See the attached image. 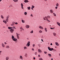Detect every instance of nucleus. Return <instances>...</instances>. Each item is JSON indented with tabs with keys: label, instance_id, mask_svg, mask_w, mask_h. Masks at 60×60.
I'll use <instances>...</instances> for the list:
<instances>
[{
	"label": "nucleus",
	"instance_id": "obj_20",
	"mask_svg": "<svg viewBox=\"0 0 60 60\" xmlns=\"http://www.w3.org/2000/svg\"><path fill=\"white\" fill-rule=\"evenodd\" d=\"M53 35H54V36H56V33H55L54 32L53 33Z\"/></svg>",
	"mask_w": 60,
	"mask_h": 60
},
{
	"label": "nucleus",
	"instance_id": "obj_43",
	"mask_svg": "<svg viewBox=\"0 0 60 60\" xmlns=\"http://www.w3.org/2000/svg\"><path fill=\"white\" fill-rule=\"evenodd\" d=\"M43 19L44 20H46V19H45V18L44 17L43 18Z\"/></svg>",
	"mask_w": 60,
	"mask_h": 60
},
{
	"label": "nucleus",
	"instance_id": "obj_28",
	"mask_svg": "<svg viewBox=\"0 0 60 60\" xmlns=\"http://www.w3.org/2000/svg\"><path fill=\"white\" fill-rule=\"evenodd\" d=\"M56 6L57 7H58V6H59V4H58V3H57L56 4Z\"/></svg>",
	"mask_w": 60,
	"mask_h": 60
},
{
	"label": "nucleus",
	"instance_id": "obj_15",
	"mask_svg": "<svg viewBox=\"0 0 60 60\" xmlns=\"http://www.w3.org/2000/svg\"><path fill=\"white\" fill-rule=\"evenodd\" d=\"M24 2L25 3H28V2H29V1L27 0H24Z\"/></svg>",
	"mask_w": 60,
	"mask_h": 60
},
{
	"label": "nucleus",
	"instance_id": "obj_27",
	"mask_svg": "<svg viewBox=\"0 0 60 60\" xmlns=\"http://www.w3.org/2000/svg\"><path fill=\"white\" fill-rule=\"evenodd\" d=\"M3 21V22H4V23H5V24H6V22H6V21H5L4 20Z\"/></svg>",
	"mask_w": 60,
	"mask_h": 60
},
{
	"label": "nucleus",
	"instance_id": "obj_55",
	"mask_svg": "<svg viewBox=\"0 0 60 60\" xmlns=\"http://www.w3.org/2000/svg\"><path fill=\"white\" fill-rule=\"evenodd\" d=\"M32 50L33 51H34V49H32Z\"/></svg>",
	"mask_w": 60,
	"mask_h": 60
},
{
	"label": "nucleus",
	"instance_id": "obj_2",
	"mask_svg": "<svg viewBox=\"0 0 60 60\" xmlns=\"http://www.w3.org/2000/svg\"><path fill=\"white\" fill-rule=\"evenodd\" d=\"M30 42L29 41L28 42L27 44V45H26V46H27L28 47H29V46H30Z\"/></svg>",
	"mask_w": 60,
	"mask_h": 60
},
{
	"label": "nucleus",
	"instance_id": "obj_29",
	"mask_svg": "<svg viewBox=\"0 0 60 60\" xmlns=\"http://www.w3.org/2000/svg\"><path fill=\"white\" fill-rule=\"evenodd\" d=\"M25 56L26 57H27V54L26 53L25 54Z\"/></svg>",
	"mask_w": 60,
	"mask_h": 60
},
{
	"label": "nucleus",
	"instance_id": "obj_45",
	"mask_svg": "<svg viewBox=\"0 0 60 60\" xmlns=\"http://www.w3.org/2000/svg\"><path fill=\"white\" fill-rule=\"evenodd\" d=\"M35 55H37V52H36L35 53Z\"/></svg>",
	"mask_w": 60,
	"mask_h": 60
},
{
	"label": "nucleus",
	"instance_id": "obj_57",
	"mask_svg": "<svg viewBox=\"0 0 60 60\" xmlns=\"http://www.w3.org/2000/svg\"><path fill=\"white\" fill-rule=\"evenodd\" d=\"M52 45V43H51V44H50V45Z\"/></svg>",
	"mask_w": 60,
	"mask_h": 60
},
{
	"label": "nucleus",
	"instance_id": "obj_40",
	"mask_svg": "<svg viewBox=\"0 0 60 60\" xmlns=\"http://www.w3.org/2000/svg\"><path fill=\"white\" fill-rule=\"evenodd\" d=\"M1 17L2 19H3V18H4V17H3V15H1Z\"/></svg>",
	"mask_w": 60,
	"mask_h": 60
},
{
	"label": "nucleus",
	"instance_id": "obj_9",
	"mask_svg": "<svg viewBox=\"0 0 60 60\" xmlns=\"http://www.w3.org/2000/svg\"><path fill=\"white\" fill-rule=\"evenodd\" d=\"M48 55L50 57H51L52 55H51L50 54H48Z\"/></svg>",
	"mask_w": 60,
	"mask_h": 60
},
{
	"label": "nucleus",
	"instance_id": "obj_16",
	"mask_svg": "<svg viewBox=\"0 0 60 60\" xmlns=\"http://www.w3.org/2000/svg\"><path fill=\"white\" fill-rule=\"evenodd\" d=\"M6 60H8L9 59V57H6Z\"/></svg>",
	"mask_w": 60,
	"mask_h": 60
},
{
	"label": "nucleus",
	"instance_id": "obj_37",
	"mask_svg": "<svg viewBox=\"0 0 60 60\" xmlns=\"http://www.w3.org/2000/svg\"><path fill=\"white\" fill-rule=\"evenodd\" d=\"M32 7L33 8H34V6L32 5Z\"/></svg>",
	"mask_w": 60,
	"mask_h": 60
},
{
	"label": "nucleus",
	"instance_id": "obj_35",
	"mask_svg": "<svg viewBox=\"0 0 60 60\" xmlns=\"http://www.w3.org/2000/svg\"><path fill=\"white\" fill-rule=\"evenodd\" d=\"M27 49V48L26 47H24V49Z\"/></svg>",
	"mask_w": 60,
	"mask_h": 60
},
{
	"label": "nucleus",
	"instance_id": "obj_24",
	"mask_svg": "<svg viewBox=\"0 0 60 60\" xmlns=\"http://www.w3.org/2000/svg\"><path fill=\"white\" fill-rule=\"evenodd\" d=\"M50 12L51 13H53V12L52 10H50Z\"/></svg>",
	"mask_w": 60,
	"mask_h": 60
},
{
	"label": "nucleus",
	"instance_id": "obj_59",
	"mask_svg": "<svg viewBox=\"0 0 60 60\" xmlns=\"http://www.w3.org/2000/svg\"><path fill=\"white\" fill-rule=\"evenodd\" d=\"M31 9L32 10H33V8H31Z\"/></svg>",
	"mask_w": 60,
	"mask_h": 60
},
{
	"label": "nucleus",
	"instance_id": "obj_31",
	"mask_svg": "<svg viewBox=\"0 0 60 60\" xmlns=\"http://www.w3.org/2000/svg\"><path fill=\"white\" fill-rule=\"evenodd\" d=\"M39 60H43V59L41 58H40L39 59Z\"/></svg>",
	"mask_w": 60,
	"mask_h": 60
},
{
	"label": "nucleus",
	"instance_id": "obj_25",
	"mask_svg": "<svg viewBox=\"0 0 60 60\" xmlns=\"http://www.w3.org/2000/svg\"><path fill=\"white\" fill-rule=\"evenodd\" d=\"M14 38H15V37L13 36V35H12V39H14Z\"/></svg>",
	"mask_w": 60,
	"mask_h": 60
},
{
	"label": "nucleus",
	"instance_id": "obj_4",
	"mask_svg": "<svg viewBox=\"0 0 60 60\" xmlns=\"http://www.w3.org/2000/svg\"><path fill=\"white\" fill-rule=\"evenodd\" d=\"M10 32L11 33H13V31H14V30L12 29H11L10 30Z\"/></svg>",
	"mask_w": 60,
	"mask_h": 60
},
{
	"label": "nucleus",
	"instance_id": "obj_51",
	"mask_svg": "<svg viewBox=\"0 0 60 60\" xmlns=\"http://www.w3.org/2000/svg\"><path fill=\"white\" fill-rule=\"evenodd\" d=\"M15 24H16V25H17V24H18V23H17V22H16L15 23Z\"/></svg>",
	"mask_w": 60,
	"mask_h": 60
},
{
	"label": "nucleus",
	"instance_id": "obj_23",
	"mask_svg": "<svg viewBox=\"0 0 60 60\" xmlns=\"http://www.w3.org/2000/svg\"><path fill=\"white\" fill-rule=\"evenodd\" d=\"M12 24H11V26H14V22H13L12 23Z\"/></svg>",
	"mask_w": 60,
	"mask_h": 60
},
{
	"label": "nucleus",
	"instance_id": "obj_60",
	"mask_svg": "<svg viewBox=\"0 0 60 60\" xmlns=\"http://www.w3.org/2000/svg\"><path fill=\"white\" fill-rule=\"evenodd\" d=\"M44 1H47V0H44Z\"/></svg>",
	"mask_w": 60,
	"mask_h": 60
},
{
	"label": "nucleus",
	"instance_id": "obj_21",
	"mask_svg": "<svg viewBox=\"0 0 60 60\" xmlns=\"http://www.w3.org/2000/svg\"><path fill=\"white\" fill-rule=\"evenodd\" d=\"M8 29H12V27H8Z\"/></svg>",
	"mask_w": 60,
	"mask_h": 60
},
{
	"label": "nucleus",
	"instance_id": "obj_50",
	"mask_svg": "<svg viewBox=\"0 0 60 60\" xmlns=\"http://www.w3.org/2000/svg\"><path fill=\"white\" fill-rule=\"evenodd\" d=\"M22 28H23L22 27L20 28V29H22Z\"/></svg>",
	"mask_w": 60,
	"mask_h": 60
},
{
	"label": "nucleus",
	"instance_id": "obj_12",
	"mask_svg": "<svg viewBox=\"0 0 60 60\" xmlns=\"http://www.w3.org/2000/svg\"><path fill=\"white\" fill-rule=\"evenodd\" d=\"M45 18L46 19V20H47L48 22H50V21L48 20V19L47 18V17H45Z\"/></svg>",
	"mask_w": 60,
	"mask_h": 60
},
{
	"label": "nucleus",
	"instance_id": "obj_49",
	"mask_svg": "<svg viewBox=\"0 0 60 60\" xmlns=\"http://www.w3.org/2000/svg\"><path fill=\"white\" fill-rule=\"evenodd\" d=\"M53 15H56V14H55V13H53Z\"/></svg>",
	"mask_w": 60,
	"mask_h": 60
},
{
	"label": "nucleus",
	"instance_id": "obj_19",
	"mask_svg": "<svg viewBox=\"0 0 60 60\" xmlns=\"http://www.w3.org/2000/svg\"><path fill=\"white\" fill-rule=\"evenodd\" d=\"M20 58L21 59H23V57H22V56H20Z\"/></svg>",
	"mask_w": 60,
	"mask_h": 60
},
{
	"label": "nucleus",
	"instance_id": "obj_17",
	"mask_svg": "<svg viewBox=\"0 0 60 60\" xmlns=\"http://www.w3.org/2000/svg\"><path fill=\"white\" fill-rule=\"evenodd\" d=\"M57 24L58 25V26H60V23L57 22Z\"/></svg>",
	"mask_w": 60,
	"mask_h": 60
},
{
	"label": "nucleus",
	"instance_id": "obj_44",
	"mask_svg": "<svg viewBox=\"0 0 60 60\" xmlns=\"http://www.w3.org/2000/svg\"><path fill=\"white\" fill-rule=\"evenodd\" d=\"M33 47H34V46H35V44H34L33 45Z\"/></svg>",
	"mask_w": 60,
	"mask_h": 60
},
{
	"label": "nucleus",
	"instance_id": "obj_30",
	"mask_svg": "<svg viewBox=\"0 0 60 60\" xmlns=\"http://www.w3.org/2000/svg\"><path fill=\"white\" fill-rule=\"evenodd\" d=\"M12 28L13 29H16V28L15 26H13Z\"/></svg>",
	"mask_w": 60,
	"mask_h": 60
},
{
	"label": "nucleus",
	"instance_id": "obj_39",
	"mask_svg": "<svg viewBox=\"0 0 60 60\" xmlns=\"http://www.w3.org/2000/svg\"><path fill=\"white\" fill-rule=\"evenodd\" d=\"M9 17V15H8V16H7V19H8Z\"/></svg>",
	"mask_w": 60,
	"mask_h": 60
},
{
	"label": "nucleus",
	"instance_id": "obj_48",
	"mask_svg": "<svg viewBox=\"0 0 60 60\" xmlns=\"http://www.w3.org/2000/svg\"><path fill=\"white\" fill-rule=\"evenodd\" d=\"M38 45L39 46V47H40V46H41V45Z\"/></svg>",
	"mask_w": 60,
	"mask_h": 60
},
{
	"label": "nucleus",
	"instance_id": "obj_41",
	"mask_svg": "<svg viewBox=\"0 0 60 60\" xmlns=\"http://www.w3.org/2000/svg\"><path fill=\"white\" fill-rule=\"evenodd\" d=\"M44 53L45 54H47V52H45V51H44Z\"/></svg>",
	"mask_w": 60,
	"mask_h": 60
},
{
	"label": "nucleus",
	"instance_id": "obj_13",
	"mask_svg": "<svg viewBox=\"0 0 60 60\" xmlns=\"http://www.w3.org/2000/svg\"><path fill=\"white\" fill-rule=\"evenodd\" d=\"M55 43L56 45V46H59V44H58V43L57 42H56Z\"/></svg>",
	"mask_w": 60,
	"mask_h": 60
},
{
	"label": "nucleus",
	"instance_id": "obj_18",
	"mask_svg": "<svg viewBox=\"0 0 60 60\" xmlns=\"http://www.w3.org/2000/svg\"><path fill=\"white\" fill-rule=\"evenodd\" d=\"M22 23H25V21L24 20H22Z\"/></svg>",
	"mask_w": 60,
	"mask_h": 60
},
{
	"label": "nucleus",
	"instance_id": "obj_6",
	"mask_svg": "<svg viewBox=\"0 0 60 60\" xmlns=\"http://www.w3.org/2000/svg\"><path fill=\"white\" fill-rule=\"evenodd\" d=\"M39 28H40V29H43V28L42 27H41V26H39Z\"/></svg>",
	"mask_w": 60,
	"mask_h": 60
},
{
	"label": "nucleus",
	"instance_id": "obj_63",
	"mask_svg": "<svg viewBox=\"0 0 60 60\" xmlns=\"http://www.w3.org/2000/svg\"><path fill=\"white\" fill-rule=\"evenodd\" d=\"M20 31H21H21H22V30H20Z\"/></svg>",
	"mask_w": 60,
	"mask_h": 60
},
{
	"label": "nucleus",
	"instance_id": "obj_47",
	"mask_svg": "<svg viewBox=\"0 0 60 60\" xmlns=\"http://www.w3.org/2000/svg\"><path fill=\"white\" fill-rule=\"evenodd\" d=\"M55 9H57V7H55Z\"/></svg>",
	"mask_w": 60,
	"mask_h": 60
},
{
	"label": "nucleus",
	"instance_id": "obj_64",
	"mask_svg": "<svg viewBox=\"0 0 60 60\" xmlns=\"http://www.w3.org/2000/svg\"><path fill=\"white\" fill-rule=\"evenodd\" d=\"M2 0H0V2H1V1Z\"/></svg>",
	"mask_w": 60,
	"mask_h": 60
},
{
	"label": "nucleus",
	"instance_id": "obj_5",
	"mask_svg": "<svg viewBox=\"0 0 60 60\" xmlns=\"http://www.w3.org/2000/svg\"><path fill=\"white\" fill-rule=\"evenodd\" d=\"M13 41H17V39L16 38H14L13 39Z\"/></svg>",
	"mask_w": 60,
	"mask_h": 60
},
{
	"label": "nucleus",
	"instance_id": "obj_3",
	"mask_svg": "<svg viewBox=\"0 0 60 60\" xmlns=\"http://www.w3.org/2000/svg\"><path fill=\"white\" fill-rule=\"evenodd\" d=\"M19 34H18V33H16V36L17 38L18 39H19Z\"/></svg>",
	"mask_w": 60,
	"mask_h": 60
},
{
	"label": "nucleus",
	"instance_id": "obj_61",
	"mask_svg": "<svg viewBox=\"0 0 60 60\" xmlns=\"http://www.w3.org/2000/svg\"><path fill=\"white\" fill-rule=\"evenodd\" d=\"M2 52V51H0V53H1Z\"/></svg>",
	"mask_w": 60,
	"mask_h": 60
},
{
	"label": "nucleus",
	"instance_id": "obj_8",
	"mask_svg": "<svg viewBox=\"0 0 60 60\" xmlns=\"http://www.w3.org/2000/svg\"><path fill=\"white\" fill-rule=\"evenodd\" d=\"M21 8H22V9H23L24 8H23V4L22 3H21Z\"/></svg>",
	"mask_w": 60,
	"mask_h": 60
},
{
	"label": "nucleus",
	"instance_id": "obj_62",
	"mask_svg": "<svg viewBox=\"0 0 60 60\" xmlns=\"http://www.w3.org/2000/svg\"><path fill=\"white\" fill-rule=\"evenodd\" d=\"M31 16V17H33V15H30Z\"/></svg>",
	"mask_w": 60,
	"mask_h": 60
},
{
	"label": "nucleus",
	"instance_id": "obj_22",
	"mask_svg": "<svg viewBox=\"0 0 60 60\" xmlns=\"http://www.w3.org/2000/svg\"><path fill=\"white\" fill-rule=\"evenodd\" d=\"M46 17L47 18V19H48V18H50V16H49V15H48L47 17Z\"/></svg>",
	"mask_w": 60,
	"mask_h": 60
},
{
	"label": "nucleus",
	"instance_id": "obj_46",
	"mask_svg": "<svg viewBox=\"0 0 60 60\" xmlns=\"http://www.w3.org/2000/svg\"><path fill=\"white\" fill-rule=\"evenodd\" d=\"M38 57H40V56H40V55H38Z\"/></svg>",
	"mask_w": 60,
	"mask_h": 60
},
{
	"label": "nucleus",
	"instance_id": "obj_58",
	"mask_svg": "<svg viewBox=\"0 0 60 60\" xmlns=\"http://www.w3.org/2000/svg\"><path fill=\"white\" fill-rule=\"evenodd\" d=\"M33 58H34V59H35V57H34Z\"/></svg>",
	"mask_w": 60,
	"mask_h": 60
},
{
	"label": "nucleus",
	"instance_id": "obj_36",
	"mask_svg": "<svg viewBox=\"0 0 60 60\" xmlns=\"http://www.w3.org/2000/svg\"><path fill=\"white\" fill-rule=\"evenodd\" d=\"M18 0H16L14 1L15 2H18Z\"/></svg>",
	"mask_w": 60,
	"mask_h": 60
},
{
	"label": "nucleus",
	"instance_id": "obj_7",
	"mask_svg": "<svg viewBox=\"0 0 60 60\" xmlns=\"http://www.w3.org/2000/svg\"><path fill=\"white\" fill-rule=\"evenodd\" d=\"M25 27L26 28H29V25H26V26Z\"/></svg>",
	"mask_w": 60,
	"mask_h": 60
},
{
	"label": "nucleus",
	"instance_id": "obj_52",
	"mask_svg": "<svg viewBox=\"0 0 60 60\" xmlns=\"http://www.w3.org/2000/svg\"><path fill=\"white\" fill-rule=\"evenodd\" d=\"M41 41H43V39H41Z\"/></svg>",
	"mask_w": 60,
	"mask_h": 60
},
{
	"label": "nucleus",
	"instance_id": "obj_56",
	"mask_svg": "<svg viewBox=\"0 0 60 60\" xmlns=\"http://www.w3.org/2000/svg\"><path fill=\"white\" fill-rule=\"evenodd\" d=\"M50 29H53V28H50Z\"/></svg>",
	"mask_w": 60,
	"mask_h": 60
},
{
	"label": "nucleus",
	"instance_id": "obj_34",
	"mask_svg": "<svg viewBox=\"0 0 60 60\" xmlns=\"http://www.w3.org/2000/svg\"><path fill=\"white\" fill-rule=\"evenodd\" d=\"M33 30H32L30 32V33L31 34H32V33H33Z\"/></svg>",
	"mask_w": 60,
	"mask_h": 60
},
{
	"label": "nucleus",
	"instance_id": "obj_53",
	"mask_svg": "<svg viewBox=\"0 0 60 60\" xmlns=\"http://www.w3.org/2000/svg\"><path fill=\"white\" fill-rule=\"evenodd\" d=\"M9 7H12V5H10V6H9Z\"/></svg>",
	"mask_w": 60,
	"mask_h": 60
},
{
	"label": "nucleus",
	"instance_id": "obj_26",
	"mask_svg": "<svg viewBox=\"0 0 60 60\" xmlns=\"http://www.w3.org/2000/svg\"><path fill=\"white\" fill-rule=\"evenodd\" d=\"M31 8L30 7H27V9L28 10H30V9Z\"/></svg>",
	"mask_w": 60,
	"mask_h": 60
},
{
	"label": "nucleus",
	"instance_id": "obj_38",
	"mask_svg": "<svg viewBox=\"0 0 60 60\" xmlns=\"http://www.w3.org/2000/svg\"><path fill=\"white\" fill-rule=\"evenodd\" d=\"M24 14L25 15H26V14H27V12H25Z\"/></svg>",
	"mask_w": 60,
	"mask_h": 60
},
{
	"label": "nucleus",
	"instance_id": "obj_42",
	"mask_svg": "<svg viewBox=\"0 0 60 60\" xmlns=\"http://www.w3.org/2000/svg\"><path fill=\"white\" fill-rule=\"evenodd\" d=\"M6 21H7V22H8V19H6Z\"/></svg>",
	"mask_w": 60,
	"mask_h": 60
},
{
	"label": "nucleus",
	"instance_id": "obj_32",
	"mask_svg": "<svg viewBox=\"0 0 60 60\" xmlns=\"http://www.w3.org/2000/svg\"><path fill=\"white\" fill-rule=\"evenodd\" d=\"M45 29L46 32H47V28H45Z\"/></svg>",
	"mask_w": 60,
	"mask_h": 60
},
{
	"label": "nucleus",
	"instance_id": "obj_54",
	"mask_svg": "<svg viewBox=\"0 0 60 60\" xmlns=\"http://www.w3.org/2000/svg\"><path fill=\"white\" fill-rule=\"evenodd\" d=\"M4 44H7V43H6V42H5Z\"/></svg>",
	"mask_w": 60,
	"mask_h": 60
},
{
	"label": "nucleus",
	"instance_id": "obj_14",
	"mask_svg": "<svg viewBox=\"0 0 60 60\" xmlns=\"http://www.w3.org/2000/svg\"><path fill=\"white\" fill-rule=\"evenodd\" d=\"M2 46L3 47V48H4V47H5V45L3 43L2 44Z\"/></svg>",
	"mask_w": 60,
	"mask_h": 60
},
{
	"label": "nucleus",
	"instance_id": "obj_1",
	"mask_svg": "<svg viewBox=\"0 0 60 60\" xmlns=\"http://www.w3.org/2000/svg\"><path fill=\"white\" fill-rule=\"evenodd\" d=\"M48 49L50 51H52V50H53V48H50V47H48Z\"/></svg>",
	"mask_w": 60,
	"mask_h": 60
},
{
	"label": "nucleus",
	"instance_id": "obj_11",
	"mask_svg": "<svg viewBox=\"0 0 60 60\" xmlns=\"http://www.w3.org/2000/svg\"><path fill=\"white\" fill-rule=\"evenodd\" d=\"M38 51L39 52H40V53H41V52H42L41 50H40V49H38Z\"/></svg>",
	"mask_w": 60,
	"mask_h": 60
},
{
	"label": "nucleus",
	"instance_id": "obj_10",
	"mask_svg": "<svg viewBox=\"0 0 60 60\" xmlns=\"http://www.w3.org/2000/svg\"><path fill=\"white\" fill-rule=\"evenodd\" d=\"M10 48V46H9V45H7L6 46V49H9Z\"/></svg>",
	"mask_w": 60,
	"mask_h": 60
},
{
	"label": "nucleus",
	"instance_id": "obj_33",
	"mask_svg": "<svg viewBox=\"0 0 60 60\" xmlns=\"http://www.w3.org/2000/svg\"><path fill=\"white\" fill-rule=\"evenodd\" d=\"M39 33H41L42 32V31L41 30H40L39 31Z\"/></svg>",
	"mask_w": 60,
	"mask_h": 60
}]
</instances>
